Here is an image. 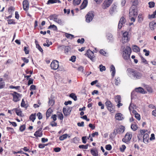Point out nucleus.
I'll return each instance as SVG.
<instances>
[{
    "label": "nucleus",
    "mask_w": 156,
    "mask_h": 156,
    "mask_svg": "<svg viewBox=\"0 0 156 156\" xmlns=\"http://www.w3.org/2000/svg\"><path fill=\"white\" fill-rule=\"evenodd\" d=\"M116 7V6L114 4H113L110 8L109 10V12L110 14L112 15L114 12L115 10Z\"/></svg>",
    "instance_id": "obj_23"
},
{
    "label": "nucleus",
    "mask_w": 156,
    "mask_h": 156,
    "mask_svg": "<svg viewBox=\"0 0 156 156\" xmlns=\"http://www.w3.org/2000/svg\"><path fill=\"white\" fill-rule=\"evenodd\" d=\"M115 101L116 102H121V98L120 95H117L115 97Z\"/></svg>",
    "instance_id": "obj_33"
},
{
    "label": "nucleus",
    "mask_w": 156,
    "mask_h": 156,
    "mask_svg": "<svg viewBox=\"0 0 156 156\" xmlns=\"http://www.w3.org/2000/svg\"><path fill=\"white\" fill-rule=\"evenodd\" d=\"M51 118L53 119V121H55L57 119V115L55 114L52 115Z\"/></svg>",
    "instance_id": "obj_64"
},
{
    "label": "nucleus",
    "mask_w": 156,
    "mask_h": 156,
    "mask_svg": "<svg viewBox=\"0 0 156 156\" xmlns=\"http://www.w3.org/2000/svg\"><path fill=\"white\" fill-rule=\"evenodd\" d=\"M36 48L42 53H43V50L39 44H37L36 46Z\"/></svg>",
    "instance_id": "obj_48"
},
{
    "label": "nucleus",
    "mask_w": 156,
    "mask_h": 156,
    "mask_svg": "<svg viewBox=\"0 0 156 156\" xmlns=\"http://www.w3.org/2000/svg\"><path fill=\"white\" fill-rule=\"evenodd\" d=\"M21 149H23L25 152H30L31 151L29 150V147H24L23 148H21Z\"/></svg>",
    "instance_id": "obj_47"
},
{
    "label": "nucleus",
    "mask_w": 156,
    "mask_h": 156,
    "mask_svg": "<svg viewBox=\"0 0 156 156\" xmlns=\"http://www.w3.org/2000/svg\"><path fill=\"white\" fill-rule=\"evenodd\" d=\"M125 129V127L122 126H120L119 128L116 129L118 133L119 134L123 133Z\"/></svg>",
    "instance_id": "obj_21"
},
{
    "label": "nucleus",
    "mask_w": 156,
    "mask_h": 156,
    "mask_svg": "<svg viewBox=\"0 0 156 156\" xmlns=\"http://www.w3.org/2000/svg\"><path fill=\"white\" fill-rule=\"evenodd\" d=\"M73 5H76L80 4L81 0H73Z\"/></svg>",
    "instance_id": "obj_40"
},
{
    "label": "nucleus",
    "mask_w": 156,
    "mask_h": 156,
    "mask_svg": "<svg viewBox=\"0 0 156 156\" xmlns=\"http://www.w3.org/2000/svg\"><path fill=\"white\" fill-rule=\"evenodd\" d=\"M42 128H40L38 130L36 131L34 134V135L37 138L41 137L43 135V133L41 131Z\"/></svg>",
    "instance_id": "obj_16"
},
{
    "label": "nucleus",
    "mask_w": 156,
    "mask_h": 156,
    "mask_svg": "<svg viewBox=\"0 0 156 156\" xmlns=\"http://www.w3.org/2000/svg\"><path fill=\"white\" fill-rule=\"evenodd\" d=\"M76 58V56H73L71 57L70 60L71 61L73 62H74L75 61Z\"/></svg>",
    "instance_id": "obj_62"
},
{
    "label": "nucleus",
    "mask_w": 156,
    "mask_h": 156,
    "mask_svg": "<svg viewBox=\"0 0 156 156\" xmlns=\"http://www.w3.org/2000/svg\"><path fill=\"white\" fill-rule=\"evenodd\" d=\"M136 91L137 92L140 93L141 94H146L147 91H145L144 89L141 87H139L138 88H136Z\"/></svg>",
    "instance_id": "obj_20"
},
{
    "label": "nucleus",
    "mask_w": 156,
    "mask_h": 156,
    "mask_svg": "<svg viewBox=\"0 0 156 156\" xmlns=\"http://www.w3.org/2000/svg\"><path fill=\"white\" fill-rule=\"evenodd\" d=\"M48 29L53 28L54 30H56L57 29V27L55 25H51L48 27Z\"/></svg>",
    "instance_id": "obj_46"
},
{
    "label": "nucleus",
    "mask_w": 156,
    "mask_h": 156,
    "mask_svg": "<svg viewBox=\"0 0 156 156\" xmlns=\"http://www.w3.org/2000/svg\"><path fill=\"white\" fill-rule=\"evenodd\" d=\"M68 136L69 137H70V136H68V135L67 133L65 134L60 136L59 137V139L60 140L62 141L66 139Z\"/></svg>",
    "instance_id": "obj_29"
},
{
    "label": "nucleus",
    "mask_w": 156,
    "mask_h": 156,
    "mask_svg": "<svg viewBox=\"0 0 156 156\" xmlns=\"http://www.w3.org/2000/svg\"><path fill=\"white\" fill-rule=\"evenodd\" d=\"M129 72L130 76L134 80L140 79L142 76V74L138 71L132 69H128Z\"/></svg>",
    "instance_id": "obj_1"
},
{
    "label": "nucleus",
    "mask_w": 156,
    "mask_h": 156,
    "mask_svg": "<svg viewBox=\"0 0 156 156\" xmlns=\"http://www.w3.org/2000/svg\"><path fill=\"white\" fill-rule=\"evenodd\" d=\"M132 137V133L130 132H127L126 134L125 137L122 139L123 142L127 143L130 140Z\"/></svg>",
    "instance_id": "obj_7"
},
{
    "label": "nucleus",
    "mask_w": 156,
    "mask_h": 156,
    "mask_svg": "<svg viewBox=\"0 0 156 156\" xmlns=\"http://www.w3.org/2000/svg\"><path fill=\"white\" fill-rule=\"evenodd\" d=\"M5 85V83L3 81L2 78H0V89H2L4 87Z\"/></svg>",
    "instance_id": "obj_30"
},
{
    "label": "nucleus",
    "mask_w": 156,
    "mask_h": 156,
    "mask_svg": "<svg viewBox=\"0 0 156 156\" xmlns=\"http://www.w3.org/2000/svg\"><path fill=\"white\" fill-rule=\"evenodd\" d=\"M39 119H41L42 118V115L41 113L40 112H38L37 114Z\"/></svg>",
    "instance_id": "obj_60"
},
{
    "label": "nucleus",
    "mask_w": 156,
    "mask_h": 156,
    "mask_svg": "<svg viewBox=\"0 0 156 156\" xmlns=\"http://www.w3.org/2000/svg\"><path fill=\"white\" fill-rule=\"evenodd\" d=\"M113 0H105L101 5V7L103 9L108 8L112 4Z\"/></svg>",
    "instance_id": "obj_6"
},
{
    "label": "nucleus",
    "mask_w": 156,
    "mask_h": 156,
    "mask_svg": "<svg viewBox=\"0 0 156 156\" xmlns=\"http://www.w3.org/2000/svg\"><path fill=\"white\" fill-rule=\"evenodd\" d=\"M50 20H53L54 21L57 22L60 24H62V21L61 20L57 18V16L55 15H52L50 16Z\"/></svg>",
    "instance_id": "obj_10"
},
{
    "label": "nucleus",
    "mask_w": 156,
    "mask_h": 156,
    "mask_svg": "<svg viewBox=\"0 0 156 156\" xmlns=\"http://www.w3.org/2000/svg\"><path fill=\"white\" fill-rule=\"evenodd\" d=\"M69 97L73 99L75 101L77 100V97L75 94L72 93L71 94L69 95Z\"/></svg>",
    "instance_id": "obj_39"
},
{
    "label": "nucleus",
    "mask_w": 156,
    "mask_h": 156,
    "mask_svg": "<svg viewBox=\"0 0 156 156\" xmlns=\"http://www.w3.org/2000/svg\"><path fill=\"white\" fill-rule=\"evenodd\" d=\"M85 56H87L91 60H93L95 57L94 53L90 49L87 50V53L85 54Z\"/></svg>",
    "instance_id": "obj_11"
},
{
    "label": "nucleus",
    "mask_w": 156,
    "mask_h": 156,
    "mask_svg": "<svg viewBox=\"0 0 156 156\" xmlns=\"http://www.w3.org/2000/svg\"><path fill=\"white\" fill-rule=\"evenodd\" d=\"M137 14V12L135 9L131 8L129 9V17L136 16Z\"/></svg>",
    "instance_id": "obj_13"
},
{
    "label": "nucleus",
    "mask_w": 156,
    "mask_h": 156,
    "mask_svg": "<svg viewBox=\"0 0 156 156\" xmlns=\"http://www.w3.org/2000/svg\"><path fill=\"white\" fill-rule=\"evenodd\" d=\"M28 48L25 46L24 47L23 50L26 54H28L29 53V51L28 49Z\"/></svg>",
    "instance_id": "obj_57"
},
{
    "label": "nucleus",
    "mask_w": 156,
    "mask_h": 156,
    "mask_svg": "<svg viewBox=\"0 0 156 156\" xmlns=\"http://www.w3.org/2000/svg\"><path fill=\"white\" fill-rule=\"evenodd\" d=\"M56 3H61V2L60 0H48L46 4L47 5H49Z\"/></svg>",
    "instance_id": "obj_26"
},
{
    "label": "nucleus",
    "mask_w": 156,
    "mask_h": 156,
    "mask_svg": "<svg viewBox=\"0 0 156 156\" xmlns=\"http://www.w3.org/2000/svg\"><path fill=\"white\" fill-rule=\"evenodd\" d=\"M25 125H23L20 126L19 129L20 131L23 132L25 129Z\"/></svg>",
    "instance_id": "obj_54"
},
{
    "label": "nucleus",
    "mask_w": 156,
    "mask_h": 156,
    "mask_svg": "<svg viewBox=\"0 0 156 156\" xmlns=\"http://www.w3.org/2000/svg\"><path fill=\"white\" fill-rule=\"evenodd\" d=\"M88 1L87 0H84L82 4L80 6V9L85 8L87 6Z\"/></svg>",
    "instance_id": "obj_27"
},
{
    "label": "nucleus",
    "mask_w": 156,
    "mask_h": 156,
    "mask_svg": "<svg viewBox=\"0 0 156 156\" xmlns=\"http://www.w3.org/2000/svg\"><path fill=\"white\" fill-rule=\"evenodd\" d=\"M70 48L68 46H66L65 48V53L67 54L69 51Z\"/></svg>",
    "instance_id": "obj_55"
},
{
    "label": "nucleus",
    "mask_w": 156,
    "mask_h": 156,
    "mask_svg": "<svg viewBox=\"0 0 156 156\" xmlns=\"http://www.w3.org/2000/svg\"><path fill=\"white\" fill-rule=\"evenodd\" d=\"M88 144H87L86 145H82L79 146V147L80 149H87L88 148Z\"/></svg>",
    "instance_id": "obj_43"
},
{
    "label": "nucleus",
    "mask_w": 156,
    "mask_h": 156,
    "mask_svg": "<svg viewBox=\"0 0 156 156\" xmlns=\"http://www.w3.org/2000/svg\"><path fill=\"white\" fill-rule=\"evenodd\" d=\"M90 152L91 154L94 156H98V152L97 150H94V149H91Z\"/></svg>",
    "instance_id": "obj_31"
},
{
    "label": "nucleus",
    "mask_w": 156,
    "mask_h": 156,
    "mask_svg": "<svg viewBox=\"0 0 156 156\" xmlns=\"http://www.w3.org/2000/svg\"><path fill=\"white\" fill-rule=\"evenodd\" d=\"M21 106L22 107H23L26 108H27V105L25 104V102L23 99L22 100V102L21 104Z\"/></svg>",
    "instance_id": "obj_45"
},
{
    "label": "nucleus",
    "mask_w": 156,
    "mask_h": 156,
    "mask_svg": "<svg viewBox=\"0 0 156 156\" xmlns=\"http://www.w3.org/2000/svg\"><path fill=\"white\" fill-rule=\"evenodd\" d=\"M105 104L107 109L112 113H113L115 111L114 107L110 101H107L105 103Z\"/></svg>",
    "instance_id": "obj_4"
},
{
    "label": "nucleus",
    "mask_w": 156,
    "mask_h": 156,
    "mask_svg": "<svg viewBox=\"0 0 156 156\" xmlns=\"http://www.w3.org/2000/svg\"><path fill=\"white\" fill-rule=\"evenodd\" d=\"M144 20V17L142 14H140L138 17V21L139 23H141Z\"/></svg>",
    "instance_id": "obj_36"
},
{
    "label": "nucleus",
    "mask_w": 156,
    "mask_h": 156,
    "mask_svg": "<svg viewBox=\"0 0 156 156\" xmlns=\"http://www.w3.org/2000/svg\"><path fill=\"white\" fill-rule=\"evenodd\" d=\"M15 111V112L17 115L20 117L23 116V115H22V112L20 109H18L17 108H15L12 109L11 110L12 111Z\"/></svg>",
    "instance_id": "obj_18"
},
{
    "label": "nucleus",
    "mask_w": 156,
    "mask_h": 156,
    "mask_svg": "<svg viewBox=\"0 0 156 156\" xmlns=\"http://www.w3.org/2000/svg\"><path fill=\"white\" fill-rule=\"evenodd\" d=\"M7 21L8 24L9 25H15L16 23L15 20L14 19H8L7 20Z\"/></svg>",
    "instance_id": "obj_32"
},
{
    "label": "nucleus",
    "mask_w": 156,
    "mask_h": 156,
    "mask_svg": "<svg viewBox=\"0 0 156 156\" xmlns=\"http://www.w3.org/2000/svg\"><path fill=\"white\" fill-rule=\"evenodd\" d=\"M147 130L145 129H141L140 130V133L137 135V137L139 140H140L142 139L144 134L146 132Z\"/></svg>",
    "instance_id": "obj_17"
},
{
    "label": "nucleus",
    "mask_w": 156,
    "mask_h": 156,
    "mask_svg": "<svg viewBox=\"0 0 156 156\" xmlns=\"http://www.w3.org/2000/svg\"><path fill=\"white\" fill-rule=\"evenodd\" d=\"M143 140L144 142L145 143L148 142L149 139V135L147 133H144L143 136Z\"/></svg>",
    "instance_id": "obj_25"
},
{
    "label": "nucleus",
    "mask_w": 156,
    "mask_h": 156,
    "mask_svg": "<svg viewBox=\"0 0 156 156\" xmlns=\"http://www.w3.org/2000/svg\"><path fill=\"white\" fill-rule=\"evenodd\" d=\"M126 20L125 18L124 17H122L119 23L118 27L119 29L121 28L122 26L126 22Z\"/></svg>",
    "instance_id": "obj_15"
},
{
    "label": "nucleus",
    "mask_w": 156,
    "mask_h": 156,
    "mask_svg": "<svg viewBox=\"0 0 156 156\" xmlns=\"http://www.w3.org/2000/svg\"><path fill=\"white\" fill-rule=\"evenodd\" d=\"M140 56L141 59V61L142 62L144 63L145 64H148V62H147L146 60L144 57L141 55H140Z\"/></svg>",
    "instance_id": "obj_49"
},
{
    "label": "nucleus",
    "mask_w": 156,
    "mask_h": 156,
    "mask_svg": "<svg viewBox=\"0 0 156 156\" xmlns=\"http://www.w3.org/2000/svg\"><path fill=\"white\" fill-rule=\"evenodd\" d=\"M122 37L121 41V42L123 44L128 43L130 40V37L129 34V32L127 31L122 32Z\"/></svg>",
    "instance_id": "obj_2"
},
{
    "label": "nucleus",
    "mask_w": 156,
    "mask_h": 156,
    "mask_svg": "<svg viewBox=\"0 0 156 156\" xmlns=\"http://www.w3.org/2000/svg\"><path fill=\"white\" fill-rule=\"evenodd\" d=\"M49 144H38V147L39 148L42 149L44 147L48 145Z\"/></svg>",
    "instance_id": "obj_44"
},
{
    "label": "nucleus",
    "mask_w": 156,
    "mask_h": 156,
    "mask_svg": "<svg viewBox=\"0 0 156 156\" xmlns=\"http://www.w3.org/2000/svg\"><path fill=\"white\" fill-rule=\"evenodd\" d=\"M105 149L108 151L111 150L112 149V147L110 144H107L105 146Z\"/></svg>",
    "instance_id": "obj_52"
},
{
    "label": "nucleus",
    "mask_w": 156,
    "mask_h": 156,
    "mask_svg": "<svg viewBox=\"0 0 156 156\" xmlns=\"http://www.w3.org/2000/svg\"><path fill=\"white\" fill-rule=\"evenodd\" d=\"M131 52V48L129 46L126 47V49L123 51V58L125 60H128L130 58Z\"/></svg>",
    "instance_id": "obj_3"
},
{
    "label": "nucleus",
    "mask_w": 156,
    "mask_h": 156,
    "mask_svg": "<svg viewBox=\"0 0 156 156\" xmlns=\"http://www.w3.org/2000/svg\"><path fill=\"white\" fill-rule=\"evenodd\" d=\"M98 105L100 106H101V109H104V105L102 104L101 102L100 101L98 103Z\"/></svg>",
    "instance_id": "obj_63"
},
{
    "label": "nucleus",
    "mask_w": 156,
    "mask_h": 156,
    "mask_svg": "<svg viewBox=\"0 0 156 156\" xmlns=\"http://www.w3.org/2000/svg\"><path fill=\"white\" fill-rule=\"evenodd\" d=\"M148 4L149 5V7L151 8L154 7L155 3L154 2H149Z\"/></svg>",
    "instance_id": "obj_58"
},
{
    "label": "nucleus",
    "mask_w": 156,
    "mask_h": 156,
    "mask_svg": "<svg viewBox=\"0 0 156 156\" xmlns=\"http://www.w3.org/2000/svg\"><path fill=\"white\" fill-rule=\"evenodd\" d=\"M71 111L70 108L67 106L66 107H64L63 109V112L65 116H67L70 114Z\"/></svg>",
    "instance_id": "obj_12"
},
{
    "label": "nucleus",
    "mask_w": 156,
    "mask_h": 156,
    "mask_svg": "<svg viewBox=\"0 0 156 156\" xmlns=\"http://www.w3.org/2000/svg\"><path fill=\"white\" fill-rule=\"evenodd\" d=\"M120 81L119 77H117L116 79H115V85H118L120 83Z\"/></svg>",
    "instance_id": "obj_53"
},
{
    "label": "nucleus",
    "mask_w": 156,
    "mask_h": 156,
    "mask_svg": "<svg viewBox=\"0 0 156 156\" xmlns=\"http://www.w3.org/2000/svg\"><path fill=\"white\" fill-rule=\"evenodd\" d=\"M100 70L101 72H102L103 71H105L106 69L105 67V66H102L101 64L99 66Z\"/></svg>",
    "instance_id": "obj_50"
},
{
    "label": "nucleus",
    "mask_w": 156,
    "mask_h": 156,
    "mask_svg": "<svg viewBox=\"0 0 156 156\" xmlns=\"http://www.w3.org/2000/svg\"><path fill=\"white\" fill-rule=\"evenodd\" d=\"M132 3V5L136 6L138 4V0H131V1Z\"/></svg>",
    "instance_id": "obj_41"
},
{
    "label": "nucleus",
    "mask_w": 156,
    "mask_h": 156,
    "mask_svg": "<svg viewBox=\"0 0 156 156\" xmlns=\"http://www.w3.org/2000/svg\"><path fill=\"white\" fill-rule=\"evenodd\" d=\"M85 41L84 39L82 38L81 39H78L77 40V42L78 43H81V44H82L84 43V42Z\"/></svg>",
    "instance_id": "obj_56"
},
{
    "label": "nucleus",
    "mask_w": 156,
    "mask_h": 156,
    "mask_svg": "<svg viewBox=\"0 0 156 156\" xmlns=\"http://www.w3.org/2000/svg\"><path fill=\"white\" fill-rule=\"evenodd\" d=\"M36 114H32L29 117L30 119L33 122H34V120L36 119Z\"/></svg>",
    "instance_id": "obj_34"
},
{
    "label": "nucleus",
    "mask_w": 156,
    "mask_h": 156,
    "mask_svg": "<svg viewBox=\"0 0 156 156\" xmlns=\"http://www.w3.org/2000/svg\"><path fill=\"white\" fill-rule=\"evenodd\" d=\"M94 15L92 12H89L86 16V21L89 23L93 20Z\"/></svg>",
    "instance_id": "obj_8"
},
{
    "label": "nucleus",
    "mask_w": 156,
    "mask_h": 156,
    "mask_svg": "<svg viewBox=\"0 0 156 156\" xmlns=\"http://www.w3.org/2000/svg\"><path fill=\"white\" fill-rule=\"evenodd\" d=\"M52 112V110L51 108H49L47 111L46 112V118L48 119L49 117L51 116V115Z\"/></svg>",
    "instance_id": "obj_28"
},
{
    "label": "nucleus",
    "mask_w": 156,
    "mask_h": 156,
    "mask_svg": "<svg viewBox=\"0 0 156 156\" xmlns=\"http://www.w3.org/2000/svg\"><path fill=\"white\" fill-rule=\"evenodd\" d=\"M126 147L125 145H122L119 148L120 151L122 152H123L126 149Z\"/></svg>",
    "instance_id": "obj_42"
},
{
    "label": "nucleus",
    "mask_w": 156,
    "mask_h": 156,
    "mask_svg": "<svg viewBox=\"0 0 156 156\" xmlns=\"http://www.w3.org/2000/svg\"><path fill=\"white\" fill-rule=\"evenodd\" d=\"M115 118L116 120H122L123 119V115L121 113H116L115 115Z\"/></svg>",
    "instance_id": "obj_19"
},
{
    "label": "nucleus",
    "mask_w": 156,
    "mask_h": 156,
    "mask_svg": "<svg viewBox=\"0 0 156 156\" xmlns=\"http://www.w3.org/2000/svg\"><path fill=\"white\" fill-rule=\"evenodd\" d=\"M23 9L25 11H27L29 8V3L27 0H24L23 2Z\"/></svg>",
    "instance_id": "obj_14"
},
{
    "label": "nucleus",
    "mask_w": 156,
    "mask_h": 156,
    "mask_svg": "<svg viewBox=\"0 0 156 156\" xmlns=\"http://www.w3.org/2000/svg\"><path fill=\"white\" fill-rule=\"evenodd\" d=\"M131 128L133 131H136L138 128L137 125L136 124H132L131 125Z\"/></svg>",
    "instance_id": "obj_38"
},
{
    "label": "nucleus",
    "mask_w": 156,
    "mask_h": 156,
    "mask_svg": "<svg viewBox=\"0 0 156 156\" xmlns=\"http://www.w3.org/2000/svg\"><path fill=\"white\" fill-rule=\"evenodd\" d=\"M118 133L117 130L116 129H115L114 130L113 132L110 135V137L111 138H112L113 137H115L116 136V135Z\"/></svg>",
    "instance_id": "obj_37"
},
{
    "label": "nucleus",
    "mask_w": 156,
    "mask_h": 156,
    "mask_svg": "<svg viewBox=\"0 0 156 156\" xmlns=\"http://www.w3.org/2000/svg\"><path fill=\"white\" fill-rule=\"evenodd\" d=\"M13 97V101L16 102L20 100V97H21L22 95L18 93L16 91H13L12 94H11Z\"/></svg>",
    "instance_id": "obj_5"
},
{
    "label": "nucleus",
    "mask_w": 156,
    "mask_h": 156,
    "mask_svg": "<svg viewBox=\"0 0 156 156\" xmlns=\"http://www.w3.org/2000/svg\"><path fill=\"white\" fill-rule=\"evenodd\" d=\"M7 130L9 132H11L12 133L14 132V129L13 128L7 127L6 128Z\"/></svg>",
    "instance_id": "obj_61"
},
{
    "label": "nucleus",
    "mask_w": 156,
    "mask_h": 156,
    "mask_svg": "<svg viewBox=\"0 0 156 156\" xmlns=\"http://www.w3.org/2000/svg\"><path fill=\"white\" fill-rule=\"evenodd\" d=\"M65 35L66 37L67 38H70V37H71V39L74 37L73 35L71 34L66 33L65 34Z\"/></svg>",
    "instance_id": "obj_59"
},
{
    "label": "nucleus",
    "mask_w": 156,
    "mask_h": 156,
    "mask_svg": "<svg viewBox=\"0 0 156 156\" xmlns=\"http://www.w3.org/2000/svg\"><path fill=\"white\" fill-rule=\"evenodd\" d=\"M133 50V51L136 52H138L140 51V48L136 45H134L132 48Z\"/></svg>",
    "instance_id": "obj_35"
},
{
    "label": "nucleus",
    "mask_w": 156,
    "mask_h": 156,
    "mask_svg": "<svg viewBox=\"0 0 156 156\" xmlns=\"http://www.w3.org/2000/svg\"><path fill=\"white\" fill-rule=\"evenodd\" d=\"M156 26V23L154 21L151 22L149 23V27L152 30H154Z\"/></svg>",
    "instance_id": "obj_22"
},
{
    "label": "nucleus",
    "mask_w": 156,
    "mask_h": 156,
    "mask_svg": "<svg viewBox=\"0 0 156 156\" xmlns=\"http://www.w3.org/2000/svg\"><path fill=\"white\" fill-rule=\"evenodd\" d=\"M59 66L58 62L56 60H53L50 65L51 69L54 70L58 69Z\"/></svg>",
    "instance_id": "obj_9"
},
{
    "label": "nucleus",
    "mask_w": 156,
    "mask_h": 156,
    "mask_svg": "<svg viewBox=\"0 0 156 156\" xmlns=\"http://www.w3.org/2000/svg\"><path fill=\"white\" fill-rule=\"evenodd\" d=\"M110 72H112L111 75L112 77H114L115 76V66L113 65H111L110 67Z\"/></svg>",
    "instance_id": "obj_24"
},
{
    "label": "nucleus",
    "mask_w": 156,
    "mask_h": 156,
    "mask_svg": "<svg viewBox=\"0 0 156 156\" xmlns=\"http://www.w3.org/2000/svg\"><path fill=\"white\" fill-rule=\"evenodd\" d=\"M58 118L61 120H62L63 119V116L62 113H59L58 115Z\"/></svg>",
    "instance_id": "obj_51"
}]
</instances>
